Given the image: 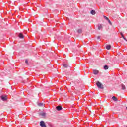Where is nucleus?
<instances>
[{"label":"nucleus","instance_id":"obj_1","mask_svg":"<svg viewBox=\"0 0 127 127\" xmlns=\"http://www.w3.org/2000/svg\"><path fill=\"white\" fill-rule=\"evenodd\" d=\"M96 85L99 89H104V86L103 85L102 83L100 82L99 81H98L96 83Z\"/></svg>","mask_w":127,"mask_h":127},{"label":"nucleus","instance_id":"obj_2","mask_svg":"<svg viewBox=\"0 0 127 127\" xmlns=\"http://www.w3.org/2000/svg\"><path fill=\"white\" fill-rule=\"evenodd\" d=\"M40 126L41 127H46V125H45V122L43 121H41L40 122Z\"/></svg>","mask_w":127,"mask_h":127},{"label":"nucleus","instance_id":"obj_3","mask_svg":"<svg viewBox=\"0 0 127 127\" xmlns=\"http://www.w3.org/2000/svg\"><path fill=\"white\" fill-rule=\"evenodd\" d=\"M1 99L2 101H6V100L7 99V98L6 97V96H1Z\"/></svg>","mask_w":127,"mask_h":127},{"label":"nucleus","instance_id":"obj_4","mask_svg":"<svg viewBox=\"0 0 127 127\" xmlns=\"http://www.w3.org/2000/svg\"><path fill=\"white\" fill-rule=\"evenodd\" d=\"M103 28V25L99 24L98 25V30H101Z\"/></svg>","mask_w":127,"mask_h":127},{"label":"nucleus","instance_id":"obj_5","mask_svg":"<svg viewBox=\"0 0 127 127\" xmlns=\"http://www.w3.org/2000/svg\"><path fill=\"white\" fill-rule=\"evenodd\" d=\"M93 74H94V75H98V74H99V70L94 69L93 70Z\"/></svg>","mask_w":127,"mask_h":127},{"label":"nucleus","instance_id":"obj_6","mask_svg":"<svg viewBox=\"0 0 127 127\" xmlns=\"http://www.w3.org/2000/svg\"><path fill=\"white\" fill-rule=\"evenodd\" d=\"M56 109L57 111H61V110H62V107L58 106L56 107Z\"/></svg>","mask_w":127,"mask_h":127},{"label":"nucleus","instance_id":"obj_7","mask_svg":"<svg viewBox=\"0 0 127 127\" xmlns=\"http://www.w3.org/2000/svg\"><path fill=\"white\" fill-rule=\"evenodd\" d=\"M112 99L113 100V101H115V102H118V98L115 96L112 97Z\"/></svg>","mask_w":127,"mask_h":127},{"label":"nucleus","instance_id":"obj_8","mask_svg":"<svg viewBox=\"0 0 127 127\" xmlns=\"http://www.w3.org/2000/svg\"><path fill=\"white\" fill-rule=\"evenodd\" d=\"M91 14H92L93 15H94V14H96V11L95 10H92L90 12Z\"/></svg>","mask_w":127,"mask_h":127},{"label":"nucleus","instance_id":"obj_9","mask_svg":"<svg viewBox=\"0 0 127 127\" xmlns=\"http://www.w3.org/2000/svg\"><path fill=\"white\" fill-rule=\"evenodd\" d=\"M106 49H107V50H110V49H111V45H107L106 46Z\"/></svg>","mask_w":127,"mask_h":127},{"label":"nucleus","instance_id":"obj_10","mask_svg":"<svg viewBox=\"0 0 127 127\" xmlns=\"http://www.w3.org/2000/svg\"><path fill=\"white\" fill-rule=\"evenodd\" d=\"M40 116H42V117H45L46 116V113H42L40 114Z\"/></svg>","mask_w":127,"mask_h":127},{"label":"nucleus","instance_id":"obj_11","mask_svg":"<svg viewBox=\"0 0 127 127\" xmlns=\"http://www.w3.org/2000/svg\"><path fill=\"white\" fill-rule=\"evenodd\" d=\"M19 37L20 38H24V37L23 36V35L22 34L20 33L19 34Z\"/></svg>","mask_w":127,"mask_h":127},{"label":"nucleus","instance_id":"obj_12","mask_svg":"<svg viewBox=\"0 0 127 127\" xmlns=\"http://www.w3.org/2000/svg\"><path fill=\"white\" fill-rule=\"evenodd\" d=\"M38 106L39 107H43V106H44V104H43V103H40L38 104Z\"/></svg>","mask_w":127,"mask_h":127},{"label":"nucleus","instance_id":"obj_13","mask_svg":"<svg viewBox=\"0 0 127 127\" xmlns=\"http://www.w3.org/2000/svg\"><path fill=\"white\" fill-rule=\"evenodd\" d=\"M104 70H108V69H109V66L105 65L104 66Z\"/></svg>","mask_w":127,"mask_h":127},{"label":"nucleus","instance_id":"obj_14","mask_svg":"<svg viewBox=\"0 0 127 127\" xmlns=\"http://www.w3.org/2000/svg\"><path fill=\"white\" fill-rule=\"evenodd\" d=\"M122 90H126V86H125V85H122Z\"/></svg>","mask_w":127,"mask_h":127},{"label":"nucleus","instance_id":"obj_15","mask_svg":"<svg viewBox=\"0 0 127 127\" xmlns=\"http://www.w3.org/2000/svg\"><path fill=\"white\" fill-rule=\"evenodd\" d=\"M63 67H64V68H68L67 64H63Z\"/></svg>","mask_w":127,"mask_h":127},{"label":"nucleus","instance_id":"obj_16","mask_svg":"<svg viewBox=\"0 0 127 127\" xmlns=\"http://www.w3.org/2000/svg\"><path fill=\"white\" fill-rule=\"evenodd\" d=\"M78 33H82V30L79 29V30H78Z\"/></svg>","mask_w":127,"mask_h":127},{"label":"nucleus","instance_id":"obj_17","mask_svg":"<svg viewBox=\"0 0 127 127\" xmlns=\"http://www.w3.org/2000/svg\"><path fill=\"white\" fill-rule=\"evenodd\" d=\"M25 62L27 64V65H28V61H27V60H26Z\"/></svg>","mask_w":127,"mask_h":127},{"label":"nucleus","instance_id":"obj_18","mask_svg":"<svg viewBox=\"0 0 127 127\" xmlns=\"http://www.w3.org/2000/svg\"><path fill=\"white\" fill-rule=\"evenodd\" d=\"M121 35L123 38V37H125V36H124V34H123V33H121Z\"/></svg>","mask_w":127,"mask_h":127},{"label":"nucleus","instance_id":"obj_19","mask_svg":"<svg viewBox=\"0 0 127 127\" xmlns=\"http://www.w3.org/2000/svg\"><path fill=\"white\" fill-rule=\"evenodd\" d=\"M123 39H124V40H126V41H127V39L126 38H125V37H123Z\"/></svg>","mask_w":127,"mask_h":127},{"label":"nucleus","instance_id":"obj_20","mask_svg":"<svg viewBox=\"0 0 127 127\" xmlns=\"http://www.w3.org/2000/svg\"><path fill=\"white\" fill-rule=\"evenodd\" d=\"M108 22H109L110 24H112V22H111V21H110V20H108Z\"/></svg>","mask_w":127,"mask_h":127},{"label":"nucleus","instance_id":"obj_21","mask_svg":"<svg viewBox=\"0 0 127 127\" xmlns=\"http://www.w3.org/2000/svg\"><path fill=\"white\" fill-rule=\"evenodd\" d=\"M107 20H109V18L107 17H105Z\"/></svg>","mask_w":127,"mask_h":127},{"label":"nucleus","instance_id":"obj_22","mask_svg":"<svg viewBox=\"0 0 127 127\" xmlns=\"http://www.w3.org/2000/svg\"><path fill=\"white\" fill-rule=\"evenodd\" d=\"M100 37H100V36H98V37H97V39H100Z\"/></svg>","mask_w":127,"mask_h":127},{"label":"nucleus","instance_id":"obj_23","mask_svg":"<svg viewBox=\"0 0 127 127\" xmlns=\"http://www.w3.org/2000/svg\"><path fill=\"white\" fill-rule=\"evenodd\" d=\"M92 117H94V116H95V113H93V115H91Z\"/></svg>","mask_w":127,"mask_h":127},{"label":"nucleus","instance_id":"obj_24","mask_svg":"<svg viewBox=\"0 0 127 127\" xmlns=\"http://www.w3.org/2000/svg\"><path fill=\"white\" fill-rule=\"evenodd\" d=\"M126 109L127 110V107H126Z\"/></svg>","mask_w":127,"mask_h":127}]
</instances>
